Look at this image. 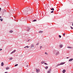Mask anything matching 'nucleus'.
Instances as JSON below:
<instances>
[{
  "mask_svg": "<svg viewBox=\"0 0 73 73\" xmlns=\"http://www.w3.org/2000/svg\"><path fill=\"white\" fill-rule=\"evenodd\" d=\"M54 53L56 56H57V55L60 54V52H59V51H55L54 52Z\"/></svg>",
  "mask_w": 73,
  "mask_h": 73,
  "instance_id": "f257e3e1",
  "label": "nucleus"
},
{
  "mask_svg": "<svg viewBox=\"0 0 73 73\" xmlns=\"http://www.w3.org/2000/svg\"><path fill=\"white\" fill-rule=\"evenodd\" d=\"M65 64V62L61 63L60 64L57 65L56 66V67H57V66H60V65H63V64Z\"/></svg>",
  "mask_w": 73,
  "mask_h": 73,
  "instance_id": "f03ea898",
  "label": "nucleus"
},
{
  "mask_svg": "<svg viewBox=\"0 0 73 73\" xmlns=\"http://www.w3.org/2000/svg\"><path fill=\"white\" fill-rule=\"evenodd\" d=\"M30 47L31 48H34V44H31L30 46Z\"/></svg>",
  "mask_w": 73,
  "mask_h": 73,
  "instance_id": "7ed1b4c3",
  "label": "nucleus"
},
{
  "mask_svg": "<svg viewBox=\"0 0 73 73\" xmlns=\"http://www.w3.org/2000/svg\"><path fill=\"white\" fill-rule=\"evenodd\" d=\"M36 70L37 73H38L40 72V69H36Z\"/></svg>",
  "mask_w": 73,
  "mask_h": 73,
  "instance_id": "20e7f679",
  "label": "nucleus"
},
{
  "mask_svg": "<svg viewBox=\"0 0 73 73\" xmlns=\"http://www.w3.org/2000/svg\"><path fill=\"white\" fill-rule=\"evenodd\" d=\"M30 30V28L28 27H27V31H29Z\"/></svg>",
  "mask_w": 73,
  "mask_h": 73,
  "instance_id": "39448f33",
  "label": "nucleus"
},
{
  "mask_svg": "<svg viewBox=\"0 0 73 73\" xmlns=\"http://www.w3.org/2000/svg\"><path fill=\"white\" fill-rule=\"evenodd\" d=\"M15 52H16V50H14V51H13L12 52H11V54H13V53H15Z\"/></svg>",
  "mask_w": 73,
  "mask_h": 73,
  "instance_id": "423d86ee",
  "label": "nucleus"
},
{
  "mask_svg": "<svg viewBox=\"0 0 73 73\" xmlns=\"http://www.w3.org/2000/svg\"><path fill=\"white\" fill-rule=\"evenodd\" d=\"M51 70H52V69L50 68V70L48 71V72L47 73H50V71H51Z\"/></svg>",
  "mask_w": 73,
  "mask_h": 73,
  "instance_id": "0eeeda50",
  "label": "nucleus"
},
{
  "mask_svg": "<svg viewBox=\"0 0 73 73\" xmlns=\"http://www.w3.org/2000/svg\"><path fill=\"white\" fill-rule=\"evenodd\" d=\"M66 72V70H63L62 72L63 73H64Z\"/></svg>",
  "mask_w": 73,
  "mask_h": 73,
  "instance_id": "6e6552de",
  "label": "nucleus"
},
{
  "mask_svg": "<svg viewBox=\"0 0 73 73\" xmlns=\"http://www.w3.org/2000/svg\"><path fill=\"white\" fill-rule=\"evenodd\" d=\"M73 59H70L69 60V61H73Z\"/></svg>",
  "mask_w": 73,
  "mask_h": 73,
  "instance_id": "1a4fd4ad",
  "label": "nucleus"
},
{
  "mask_svg": "<svg viewBox=\"0 0 73 73\" xmlns=\"http://www.w3.org/2000/svg\"><path fill=\"white\" fill-rule=\"evenodd\" d=\"M4 66V63L3 62H2L1 63V66Z\"/></svg>",
  "mask_w": 73,
  "mask_h": 73,
  "instance_id": "9d476101",
  "label": "nucleus"
},
{
  "mask_svg": "<svg viewBox=\"0 0 73 73\" xmlns=\"http://www.w3.org/2000/svg\"><path fill=\"white\" fill-rule=\"evenodd\" d=\"M67 48H69V49H71L72 48V47H69V46H68L67 47Z\"/></svg>",
  "mask_w": 73,
  "mask_h": 73,
  "instance_id": "9b49d317",
  "label": "nucleus"
},
{
  "mask_svg": "<svg viewBox=\"0 0 73 73\" xmlns=\"http://www.w3.org/2000/svg\"><path fill=\"white\" fill-rule=\"evenodd\" d=\"M44 63H45V61H42L41 62V64H44Z\"/></svg>",
  "mask_w": 73,
  "mask_h": 73,
  "instance_id": "f8f14e48",
  "label": "nucleus"
},
{
  "mask_svg": "<svg viewBox=\"0 0 73 73\" xmlns=\"http://www.w3.org/2000/svg\"><path fill=\"white\" fill-rule=\"evenodd\" d=\"M62 46H63L62 45V44L60 45V48H62Z\"/></svg>",
  "mask_w": 73,
  "mask_h": 73,
  "instance_id": "ddd939ff",
  "label": "nucleus"
},
{
  "mask_svg": "<svg viewBox=\"0 0 73 73\" xmlns=\"http://www.w3.org/2000/svg\"><path fill=\"white\" fill-rule=\"evenodd\" d=\"M6 69L7 70L9 69V67H6Z\"/></svg>",
  "mask_w": 73,
  "mask_h": 73,
  "instance_id": "4468645a",
  "label": "nucleus"
},
{
  "mask_svg": "<svg viewBox=\"0 0 73 73\" xmlns=\"http://www.w3.org/2000/svg\"><path fill=\"white\" fill-rule=\"evenodd\" d=\"M43 33V31H40L39 32V33Z\"/></svg>",
  "mask_w": 73,
  "mask_h": 73,
  "instance_id": "2eb2a0df",
  "label": "nucleus"
},
{
  "mask_svg": "<svg viewBox=\"0 0 73 73\" xmlns=\"http://www.w3.org/2000/svg\"><path fill=\"white\" fill-rule=\"evenodd\" d=\"M48 68V66H46V67H45V69H47Z\"/></svg>",
  "mask_w": 73,
  "mask_h": 73,
  "instance_id": "dca6fc26",
  "label": "nucleus"
},
{
  "mask_svg": "<svg viewBox=\"0 0 73 73\" xmlns=\"http://www.w3.org/2000/svg\"><path fill=\"white\" fill-rule=\"evenodd\" d=\"M51 9V11H54V8H52H52H51V9Z\"/></svg>",
  "mask_w": 73,
  "mask_h": 73,
  "instance_id": "f3484780",
  "label": "nucleus"
},
{
  "mask_svg": "<svg viewBox=\"0 0 73 73\" xmlns=\"http://www.w3.org/2000/svg\"><path fill=\"white\" fill-rule=\"evenodd\" d=\"M23 13L24 14L27 13L26 12H25V11H23Z\"/></svg>",
  "mask_w": 73,
  "mask_h": 73,
  "instance_id": "a211bd4d",
  "label": "nucleus"
},
{
  "mask_svg": "<svg viewBox=\"0 0 73 73\" xmlns=\"http://www.w3.org/2000/svg\"><path fill=\"white\" fill-rule=\"evenodd\" d=\"M29 46H26L25 47H24V48H29Z\"/></svg>",
  "mask_w": 73,
  "mask_h": 73,
  "instance_id": "6ab92c4d",
  "label": "nucleus"
},
{
  "mask_svg": "<svg viewBox=\"0 0 73 73\" xmlns=\"http://www.w3.org/2000/svg\"><path fill=\"white\" fill-rule=\"evenodd\" d=\"M13 59V58L12 57L10 58V59H9V60H12Z\"/></svg>",
  "mask_w": 73,
  "mask_h": 73,
  "instance_id": "aec40b11",
  "label": "nucleus"
},
{
  "mask_svg": "<svg viewBox=\"0 0 73 73\" xmlns=\"http://www.w3.org/2000/svg\"><path fill=\"white\" fill-rule=\"evenodd\" d=\"M9 32L10 33H12V32H13V31L12 30H11L10 31H9Z\"/></svg>",
  "mask_w": 73,
  "mask_h": 73,
  "instance_id": "412c9836",
  "label": "nucleus"
},
{
  "mask_svg": "<svg viewBox=\"0 0 73 73\" xmlns=\"http://www.w3.org/2000/svg\"><path fill=\"white\" fill-rule=\"evenodd\" d=\"M0 20L1 21H3V19H0Z\"/></svg>",
  "mask_w": 73,
  "mask_h": 73,
  "instance_id": "4be33fe9",
  "label": "nucleus"
},
{
  "mask_svg": "<svg viewBox=\"0 0 73 73\" xmlns=\"http://www.w3.org/2000/svg\"><path fill=\"white\" fill-rule=\"evenodd\" d=\"M39 44V43L38 42L36 44V45H38Z\"/></svg>",
  "mask_w": 73,
  "mask_h": 73,
  "instance_id": "5701e85b",
  "label": "nucleus"
},
{
  "mask_svg": "<svg viewBox=\"0 0 73 73\" xmlns=\"http://www.w3.org/2000/svg\"><path fill=\"white\" fill-rule=\"evenodd\" d=\"M42 46H40V49H41V48H42Z\"/></svg>",
  "mask_w": 73,
  "mask_h": 73,
  "instance_id": "b1692460",
  "label": "nucleus"
},
{
  "mask_svg": "<svg viewBox=\"0 0 73 73\" xmlns=\"http://www.w3.org/2000/svg\"><path fill=\"white\" fill-rule=\"evenodd\" d=\"M18 65V64H16L15 65V66H17Z\"/></svg>",
  "mask_w": 73,
  "mask_h": 73,
  "instance_id": "393cba45",
  "label": "nucleus"
},
{
  "mask_svg": "<svg viewBox=\"0 0 73 73\" xmlns=\"http://www.w3.org/2000/svg\"><path fill=\"white\" fill-rule=\"evenodd\" d=\"M70 28L72 29H73V27H72V26H70Z\"/></svg>",
  "mask_w": 73,
  "mask_h": 73,
  "instance_id": "a878e982",
  "label": "nucleus"
},
{
  "mask_svg": "<svg viewBox=\"0 0 73 73\" xmlns=\"http://www.w3.org/2000/svg\"><path fill=\"white\" fill-rule=\"evenodd\" d=\"M59 38H61V36L60 35H59Z\"/></svg>",
  "mask_w": 73,
  "mask_h": 73,
  "instance_id": "bb28decb",
  "label": "nucleus"
},
{
  "mask_svg": "<svg viewBox=\"0 0 73 73\" xmlns=\"http://www.w3.org/2000/svg\"><path fill=\"white\" fill-rule=\"evenodd\" d=\"M45 54H48V53H47L46 52H45Z\"/></svg>",
  "mask_w": 73,
  "mask_h": 73,
  "instance_id": "cd10ccee",
  "label": "nucleus"
},
{
  "mask_svg": "<svg viewBox=\"0 0 73 73\" xmlns=\"http://www.w3.org/2000/svg\"><path fill=\"white\" fill-rule=\"evenodd\" d=\"M44 64H45V65H48V64H47L46 63H45Z\"/></svg>",
  "mask_w": 73,
  "mask_h": 73,
  "instance_id": "c85d7f7f",
  "label": "nucleus"
},
{
  "mask_svg": "<svg viewBox=\"0 0 73 73\" xmlns=\"http://www.w3.org/2000/svg\"><path fill=\"white\" fill-rule=\"evenodd\" d=\"M54 12V11H52L51 12V13H53V12Z\"/></svg>",
  "mask_w": 73,
  "mask_h": 73,
  "instance_id": "c756f323",
  "label": "nucleus"
},
{
  "mask_svg": "<svg viewBox=\"0 0 73 73\" xmlns=\"http://www.w3.org/2000/svg\"><path fill=\"white\" fill-rule=\"evenodd\" d=\"M33 21H36V19H34Z\"/></svg>",
  "mask_w": 73,
  "mask_h": 73,
  "instance_id": "7c9ffc66",
  "label": "nucleus"
},
{
  "mask_svg": "<svg viewBox=\"0 0 73 73\" xmlns=\"http://www.w3.org/2000/svg\"><path fill=\"white\" fill-rule=\"evenodd\" d=\"M65 35V33H64V34H63V36H64Z\"/></svg>",
  "mask_w": 73,
  "mask_h": 73,
  "instance_id": "2f4dec72",
  "label": "nucleus"
},
{
  "mask_svg": "<svg viewBox=\"0 0 73 73\" xmlns=\"http://www.w3.org/2000/svg\"><path fill=\"white\" fill-rule=\"evenodd\" d=\"M1 50H2V49L1 48L0 49V51H1Z\"/></svg>",
  "mask_w": 73,
  "mask_h": 73,
  "instance_id": "473e14b6",
  "label": "nucleus"
},
{
  "mask_svg": "<svg viewBox=\"0 0 73 73\" xmlns=\"http://www.w3.org/2000/svg\"><path fill=\"white\" fill-rule=\"evenodd\" d=\"M1 17L0 16V19H1Z\"/></svg>",
  "mask_w": 73,
  "mask_h": 73,
  "instance_id": "72a5a7b5",
  "label": "nucleus"
},
{
  "mask_svg": "<svg viewBox=\"0 0 73 73\" xmlns=\"http://www.w3.org/2000/svg\"><path fill=\"white\" fill-rule=\"evenodd\" d=\"M72 23V26H73V23Z\"/></svg>",
  "mask_w": 73,
  "mask_h": 73,
  "instance_id": "f704fd0d",
  "label": "nucleus"
},
{
  "mask_svg": "<svg viewBox=\"0 0 73 73\" xmlns=\"http://www.w3.org/2000/svg\"><path fill=\"white\" fill-rule=\"evenodd\" d=\"M1 8H0V11H1Z\"/></svg>",
  "mask_w": 73,
  "mask_h": 73,
  "instance_id": "c9c22d12",
  "label": "nucleus"
},
{
  "mask_svg": "<svg viewBox=\"0 0 73 73\" xmlns=\"http://www.w3.org/2000/svg\"><path fill=\"white\" fill-rule=\"evenodd\" d=\"M28 65H26V67H28Z\"/></svg>",
  "mask_w": 73,
  "mask_h": 73,
  "instance_id": "e433bc0d",
  "label": "nucleus"
},
{
  "mask_svg": "<svg viewBox=\"0 0 73 73\" xmlns=\"http://www.w3.org/2000/svg\"><path fill=\"white\" fill-rule=\"evenodd\" d=\"M8 72H5V73H8Z\"/></svg>",
  "mask_w": 73,
  "mask_h": 73,
  "instance_id": "4c0bfd02",
  "label": "nucleus"
},
{
  "mask_svg": "<svg viewBox=\"0 0 73 73\" xmlns=\"http://www.w3.org/2000/svg\"><path fill=\"white\" fill-rule=\"evenodd\" d=\"M66 58L68 59V58H69V57H68Z\"/></svg>",
  "mask_w": 73,
  "mask_h": 73,
  "instance_id": "58836bf2",
  "label": "nucleus"
},
{
  "mask_svg": "<svg viewBox=\"0 0 73 73\" xmlns=\"http://www.w3.org/2000/svg\"><path fill=\"white\" fill-rule=\"evenodd\" d=\"M29 39L28 40V42H29Z\"/></svg>",
  "mask_w": 73,
  "mask_h": 73,
  "instance_id": "ea45409f",
  "label": "nucleus"
}]
</instances>
